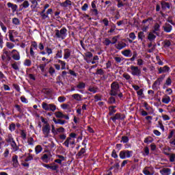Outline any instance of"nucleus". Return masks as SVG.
Here are the masks:
<instances>
[{
	"mask_svg": "<svg viewBox=\"0 0 175 175\" xmlns=\"http://www.w3.org/2000/svg\"><path fill=\"white\" fill-rule=\"evenodd\" d=\"M76 137H77V134L75 133H70L69 136L66 138V141L63 143L64 146L67 147V148H69V144L71 146L75 144L76 140L75 139H76Z\"/></svg>",
	"mask_w": 175,
	"mask_h": 175,
	"instance_id": "obj_1",
	"label": "nucleus"
},
{
	"mask_svg": "<svg viewBox=\"0 0 175 175\" xmlns=\"http://www.w3.org/2000/svg\"><path fill=\"white\" fill-rule=\"evenodd\" d=\"M66 32H68L66 28H62L60 30L56 29L55 30V36L57 38V39L64 40V39L66 38Z\"/></svg>",
	"mask_w": 175,
	"mask_h": 175,
	"instance_id": "obj_2",
	"label": "nucleus"
},
{
	"mask_svg": "<svg viewBox=\"0 0 175 175\" xmlns=\"http://www.w3.org/2000/svg\"><path fill=\"white\" fill-rule=\"evenodd\" d=\"M118 92H120V85L118 82H113L111 84V92L110 94L112 96H116V95H118Z\"/></svg>",
	"mask_w": 175,
	"mask_h": 175,
	"instance_id": "obj_3",
	"label": "nucleus"
},
{
	"mask_svg": "<svg viewBox=\"0 0 175 175\" xmlns=\"http://www.w3.org/2000/svg\"><path fill=\"white\" fill-rule=\"evenodd\" d=\"M10 54H12V53H10V51H8V50H6V49H3V53L1 55L2 61H3L4 62H9L10 61H11L12 56H10Z\"/></svg>",
	"mask_w": 175,
	"mask_h": 175,
	"instance_id": "obj_4",
	"label": "nucleus"
},
{
	"mask_svg": "<svg viewBox=\"0 0 175 175\" xmlns=\"http://www.w3.org/2000/svg\"><path fill=\"white\" fill-rule=\"evenodd\" d=\"M130 70V73L132 76H137L138 77L142 76V70H140L138 66H131Z\"/></svg>",
	"mask_w": 175,
	"mask_h": 175,
	"instance_id": "obj_5",
	"label": "nucleus"
},
{
	"mask_svg": "<svg viewBox=\"0 0 175 175\" xmlns=\"http://www.w3.org/2000/svg\"><path fill=\"white\" fill-rule=\"evenodd\" d=\"M133 152L132 150H122L120 152L119 157L120 159H126V158H131Z\"/></svg>",
	"mask_w": 175,
	"mask_h": 175,
	"instance_id": "obj_6",
	"label": "nucleus"
},
{
	"mask_svg": "<svg viewBox=\"0 0 175 175\" xmlns=\"http://www.w3.org/2000/svg\"><path fill=\"white\" fill-rule=\"evenodd\" d=\"M42 122H44L45 125L42 126V132L44 135V137H49V134L50 133V131L51 129L50 128V124L47 123L46 122H44V119H42Z\"/></svg>",
	"mask_w": 175,
	"mask_h": 175,
	"instance_id": "obj_7",
	"label": "nucleus"
},
{
	"mask_svg": "<svg viewBox=\"0 0 175 175\" xmlns=\"http://www.w3.org/2000/svg\"><path fill=\"white\" fill-rule=\"evenodd\" d=\"M18 35V32H17V31L16 30H9L8 31V36L10 38V42H13L14 43V42H16L14 38L17 37Z\"/></svg>",
	"mask_w": 175,
	"mask_h": 175,
	"instance_id": "obj_8",
	"label": "nucleus"
},
{
	"mask_svg": "<svg viewBox=\"0 0 175 175\" xmlns=\"http://www.w3.org/2000/svg\"><path fill=\"white\" fill-rule=\"evenodd\" d=\"M10 53L12 54L11 58H13V59H14V61H20V59H21L20 52H18L16 49H13V50L10 51Z\"/></svg>",
	"mask_w": 175,
	"mask_h": 175,
	"instance_id": "obj_9",
	"label": "nucleus"
},
{
	"mask_svg": "<svg viewBox=\"0 0 175 175\" xmlns=\"http://www.w3.org/2000/svg\"><path fill=\"white\" fill-rule=\"evenodd\" d=\"M163 79H165V75H162L161 77L158 78L157 80L154 81V83L152 85V89L157 90L159 85H161V83L163 81Z\"/></svg>",
	"mask_w": 175,
	"mask_h": 175,
	"instance_id": "obj_10",
	"label": "nucleus"
},
{
	"mask_svg": "<svg viewBox=\"0 0 175 175\" xmlns=\"http://www.w3.org/2000/svg\"><path fill=\"white\" fill-rule=\"evenodd\" d=\"M56 118H65V120H69L68 115H64L62 111H57L55 113Z\"/></svg>",
	"mask_w": 175,
	"mask_h": 175,
	"instance_id": "obj_11",
	"label": "nucleus"
},
{
	"mask_svg": "<svg viewBox=\"0 0 175 175\" xmlns=\"http://www.w3.org/2000/svg\"><path fill=\"white\" fill-rule=\"evenodd\" d=\"M163 28L165 32L169 33L170 32H172V30L173 29V26H172V25L169 23H165V25L163 26Z\"/></svg>",
	"mask_w": 175,
	"mask_h": 175,
	"instance_id": "obj_12",
	"label": "nucleus"
},
{
	"mask_svg": "<svg viewBox=\"0 0 175 175\" xmlns=\"http://www.w3.org/2000/svg\"><path fill=\"white\" fill-rule=\"evenodd\" d=\"M159 70V74L161 75L162 73H167V72H169V70H170V68H169V66H165L163 67H161L159 68H158Z\"/></svg>",
	"mask_w": 175,
	"mask_h": 175,
	"instance_id": "obj_13",
	"label": "nucleus"
},
{
	"mask_svg": "<svg viewBox=\"0 0 175 175\" xmlns=\"http://www.w3.org/2000/svg\"><path fill=\"white\" fill-rule=\"evenodd\" d=\"M124 118H125L124 115H121V113H116L115 115V116L111 118V120H112V121H113V122H116V120H124Z\"/></svg>",
	"mask_w": 175,
	"mask_h": 175,
	"instance_id": "obj_14",
	"label": "nucleus"
},
{
	"mask_svg": "<svg viewBox=\"0 0 175 175\" xmlns=\"http://www.w3.org/2000/svg\"><path fill=\"white\" fill-rule=\"evenodd\" d=\"M93 55L91 52H87L85 53V61L88 64H91V59H92Z\"/></svg>",
	"mask_w": 175,
	"mask_h": 175,
	"instance_id": "obj_15",
	"label": "nucleus"
},
{
	"mask_svg": "<svg viewBox=\"0 0 175 175\" xmlns=\"http://www.w3.org/2000/svg\"><path fill=\"white\" fill-rule=\"evenodd\" d=\"M60 6L64 8H69V6H72V1L70 0H66L64 2L60 3Z\"/></svg>",
	"mask_w": 175,
	"mask_h": 175,
	"instance_id": "obj_16",
	"label": "nucleus"
},
{
	"mask_svg": "<svg viewBox=\"0 0 175 175\" xmlns=\"http://www.w3.org/2000/svg\"><path fill=\"white\" fill-rule=\"evenodd\" d=\"M170 100H172L170 96L167 95H164L162 98L161 102L163 103H165V105H169V103H170Z\"/></svg>",
	"mask_w": 175,
	"mask_h": 175,
	"instance_id": "obj_17",
	"label": "nucleus"
},
{
	"mask_svg": "<svg viewBox=\"0 0 175 175\" xmlns=\"http://www.w3.org/2000/svg\"><path fill=\"white\" fill-rule=\"evenodd\" d=\"M17 155L12 157V165L14 167H18V160Z\"/></svg>",
	"mask_w": 175,
	"mask_h": 175,
	"instance_id": "obj_18",
	"label": "nucleus"
},
{
	"mask_svg": "<svg viewBox=\"0 0 175 175\" xmlns=\"http://www.w3.org/2000/svg\"><path fill=\"white\" fill-rule=\"evenodd\" d=\"M42 166H44V167H46V169H51V170H57V169H58V166L57 165H49V164H45L43 163Z\"/></svg>",
	"mask_w": 175,
	"mask_h": 175,
	"instance_id": "obj_19",
	"label": "nucleus"
},
{
	"mask_svg": "<svg viewBox=\"0 0 175 175\" xmlns=\"http://www.w3.org/2000/svg\"><path fill=\"white\" fill-rule=\"evenodd\" d=\"M125 47H126V44L123 42H119L116 46L118 50H122V49H125Z\"/></svg>",
	"mask_w": 175,
	"mask_h": 175,
	"instance_id": "obj_20",
	"label": "nucleus"
},
{
	"mask_svg": "<svg viewBox=\"0 0 175 175\" xmlns=\"http://www.w3.org/2000/svg\"><path fill=\"white\" fill-rule=\"evenodd\" d=\"M72 98H73V99L77 100L78 102H81V100H83V99H81V98H83V96L81 94H74L72 95Z\"/></svg>",
	"mask_w": 175,
	"mask_h": 175,
	"instance_id": "obj_21",
	"label": "nucleus"
},
{
	"mask_svg": "<svg viewBox=\"0 0 175 175\" xmlns=\"http://www.w3.org/2000/svg\"><path fill=\"white\" fill-rule=\"evenodd\" d=\"M171 170L170 168H163L160 170V173L162 175H170Z\"/></svg>",
	"mask_w": 175,
	"mask_h": 175,
	"instance_id": "obj_22",
	"label": "nucleus"
},
{
	"mask_svg": "<svg viewBox=\"0 0 175 175\" xmlns=\"http://www.w3.org/2000/svg\"><path fill=\"white\" fill-rule=\"evenodd\" d=\"M7 6H8V8L12 9L13 13H14V12H16V10H17L18 6L16 4H13L12 3H8Z\"/></svg>",
	"mask_w": 175,
	"mask_h": 175,
	"instance_id": "obj_23",
	"label": "nucleus"
},
{
	"mask_svg": "<svg viewBox=\"0 0 175 175\" xmlns=\"http://www.w3.org/2000/svg\"><path fill=\"white\" fill-rule=\"evenodd\" d=\"M122 54L124 57H131V55H132V51H131L130 49H126V50L122 51Z\"/></svg>",
	"mask_w": 175,
	"mask_h": 175,
	"instance_id": "obj_24",
	"label": "nucleus"
},
{
	"mask_svg": "<svg viewBox=\"0 0 175 175\" xmlns=\"http://www.w3.org/2000/svg\"><path fill=\"white\" fill-rule=\"evenodd\" d=\"M161 8L164 10H166V9H170V4L166 1H162L161 2Z\"/></svg>",
	"mask_w": 175,
	"mask_h": 175,
	"instance_id": "obj_25",
	"label": "nucleus"
},
{
	"mask_svg": "<svg viewBox=\"0 0 175 175\" xmlns=\"http://www.w3.org/2000/svg\"><path fill=\"white\" fill-rule=\"evenodd\" d=\"M70 50L69 49H64V59H68L70 57Z\"/></svg>",
	"mask_w": 175,
	"mask_h": 175,
	"instance_id": "obj_26",
	"label": "nucleus"
},
{
	"mask_svg": "<svg viewBox=\"0 0 175 175\" xmlns=\"http://www.w3.org/2000/svg\"><path fill=\"white\" fill-rule=\"evenodd\" d=\"M49 158H50V154H44L42 156L41 159L43 162H45V163H47L49 162Z\"/></svg>",
	"mask_w": 175,
	"mask_h": 175,
	"instance_id": "obj_27",
	"label": "nucleus"
},
{
	"mask_svg": "<svg viewBox=\"0 0 175 175\" xmlns=\"http://www.w3.org/2000/svg\"><path fill=\"white\" fill-rule=\"evenodd\" d=\"M23 8V9H27V8H29V1L27 0H24L23 3L20 5V8Z\"/></svg>",
	"mask_w": 175,
	"mask_h": 175,
	"instance_id": "obj_28",
	"label": "nucleus"
},
{
	"mask_svg": "<svg viewBox=\"0 0 175 175\" xmlns=\"http://www.w3.org/2000/svg\"><path fill=\"white\" fill-rule=\"evenodd\" d=\"M143 173L145 175H154V172H150V170L148 168V167H146L144 170H143Z\"/></svg>",
	"mask_w": 175,
	"mask_h": 175,
	"instance_id": "obj_29",
	"label": "nucleus"
},
{
	"mask_svg": "<svg viewBox=\"0 0 175 175\" xmlns=\"http://www.w3.org/2000/svg\"><path fill=\"white\" fill-rule=\"evenodd\" d=\"M43 151V148L40 145H37L35 148V152L36 154H40V152Z\"/></svg>",
	"mask_w": 175,
	"mask_h": 175,
	"instance_id": "obj_30",
	"label": "nucleus"
},
{
	"mask_svg": "<svg viewBox=\"0 0 175 175\" xmlns=\"http://www.w3.org/2000/svg\"><path fill=\"white\" fill-rule=\"evenodd\" d=\"M5 46H6L7 49H9V50H12V49H14V47H15L14 44H13L12 42H7L5 43Z\"/></svg>",
	"mask_w": 175,
	"mask_h": 175,
	"instance_id": "obj_31",
	"label": "nucleus"
},
{
	"mask_svg": "<svg viewBox=\"0 0 175 175\" xmlns=\"http://www.w3.org/2000/svg\"><path fill=\"white\" fill-rule=\"evenodd\" d=\"M57 110V106L54 104H49L48 111H55Z\"/></svg>",
	"mask_w": 175,
	"mask_h": 175,
	"instance_id": "obj_32",
	"label": "nucleus"
},
{
	"mask_svg": "<svg viewBox=\"0 0 175 175\" xmlns=\"http://www.w3.org/2000/svg\"><path fill=\"white\" fill-rule=\"evenodd\" d=\"M77 88H78V90H84V88H85V83L84 82H79L77 85Z\"/></svg>",
	"mask_w": 175,
	"mask_h": 175,
	"instance_id": "obj_33",
	"label": "nucleus"
},
{
	"mask_svg": "<svg viewBox=\"0 0 175 175\" xmlns=\"http://www.w3.org/2000/svg\"><path fill=\"white\" fill-rule=\"evenodd\" d=\"M156 38H157V36L154 34V33H149V34L148 36V39L150 42H152V40H155Z\"/></svg>",
	"mask_w": 175,
	"mask_h": 175,
	"instance_id": "obj_34",
	"label": "nucleus"
},
{
	"mask_svg": "<svg viewBox=\"0 0 175 175\" xmlns=\"http://www.w3.org/2000/svg\"><path fill=\"white\" fill-rule=\"evenodd\" d=\"M109 116H113V114H114V113L117 111V110H116V106L109 107Z\"/></svg>",
	"mask_w": 175,
	"mask_h": 175,
	"instance_id": "obj_35",
	"label": "nucleus"
},
{
	"mask_svg": "<svg viewBox=\"0 0 175 175\" xmlns=\"http://www.w3.org/2000/svg\"><path fill=\"white\" fill-rule=\"evenodd\" d=\"M169 85H172V79L167 78L165 81V83L163 85V88H166V87H169Z\"/></svg>",
	"mask_w": 175,
	"mask_h": 175,
	"instance_id": "obj_36",
	"label": "nucleus"
},
{
	"mask_svg": "<svg viewBox=\"0 0 175 175\" xmlns=\"http://www.w3.org/2000/svg\"><path fill=\"white\" fill-rule=\"evenodd\" d=\"M10 145L13 151H17V150H18V146H17V144L14 141L13 142H11Z\"/></svg>",
	"mask_w": 175,
	"mask_h": 175,
	"instance_id": "obj_37",
	"label": "nucleus"
},
{
	"mask_svg": "<svg viewBox=\"0 0 175 175\" xmlns=\"http://www.w3.org/2000/svg\"><path fill=\"white\" fill-rule=\"evenodd\" d=\"M88 91H90V92H92V94H96L98 88H96V87L90 86L88 88Z\"/></svg>",
	"mask_w": 175,
	"mask_h": 175,
	"instance_id": "obj_38",
	"label": "nucleus"
},
{
	"mask_svg": "<svg viewBox=\"0 0 175 175\" xmlns=\"http://www.w3.org/2000/svg\"><path fill=\"white\" fill-rule=\"evenodd\" d=\"M23 65L25 66H31V65H32V61H31L29 59H26L24 61Z\"/></svg>",
	"mask_w": 175,
	"mask_h": 175,
	"instance_id": "obj_39",
	"label": "nucleus"
},
{
	"mask_svg": "<svg viewBox=\"0 0 175 175\" xmlns=\"http://www.w3.org/2000/svg\"><path fill=\"white\" fill-rule=\"evenodd\" d=\"M50 106V104H47V103L43 102L42 103V107L43 110H45L46 111H48L49 110V107Z\"/></svg>",
	"mask_w": 175,
	"mask_h": 175,
	"instance_id": "obj_40",
	"label": "nucleus"
},
{
	"mask_svg": "<svg viewBox=\"0 0 175 175\" xmlns=\"http://www.w3.org/2000/svg\"><path fill=\"white\" fill-rule=\"evenodd\" d=\"M84 154H85V149L84 148H82L81 150L78 152L77 157L81 158L84 155Z\"/></svg>",
	"mask_w": 175,
	"mask_h": 175,
	"instance_id": "obj_41",
	"label": "nucleus"
},
{
	"mask_svg": "<svg viewBox=\"0 0 175 175\" xmlns=\"http://www.w3.org/2000/svg\"><path fill=\"white\" fill-rule=\"evenodd\" d=\"M6 142H8V143H12L14 142V139H13V137L12 136L11 134H9L6 138Z\"/></svg>",
	"mask_w": 175,
	"mask_h": 175,
	"instance_id": "obj_42",
	"label": "nucleus"
},
{
	"mask_svg": "<svg viewBox=\"0 0 175 175\" xmlns=\"http://www.w3.org/2000/svg\"><path fill=\"white\" fill-rule=\"evenodd\" d=\"M58 64H60L62 65V70H64V69H66V63L62 60H58Z\"/></svg>",
	"mask_w": 175,
	"mask_h": 175,
	"instance_id": "obj_43",
	"label": "nucleus"
},
{
	"mask_svg": "<svg viewBox=\"0 0 175 175\" xmlns=\"http://www.w3.org/2000/svg\"><path fill=\"white\" fill-rule=\"evenodd\" d=\"M167 110L169 111V113H174L175 112V107H172V105H168L167 107Z\"/></svg>",
	"mask_w": 175,
	"mask_h": 175,
	"instance_id": "obj_44",
	"label": "nucleus"
},
{
	"mask_svg": "<svg viewBox=\"0 0 175 175\" xmlns=\"http://www.w3.org/2000/svg\"><path fill=\"white\" fill-rule=\"evenodd\" d=\"M144 143H146V144H150V143H152V138L151 137H148L145 138Z\"/></svg>",
	"mask_w": 175,
	"mask_h": 175,
	"instance_id": "obj_45",
	"label": "nucleus"
},
{
	"mask_svg": "<svg viewBox=\"0 0 175 175\" xmlns=\"http://www.w3.org/2000/svg\"><path fill=\"white\" fill-rule=\"evenodd\" d=\"M0 27H1L3 32H4V33H6V32L8 31V28L6 27V26H5V25L3 23H1Z\"/></svg>",
	"mask_w": 175,
	"mask_h": 175,
	"instance_id": "obj_46",
	"label": "nucleus"
},
{
	"mask_svg": "<svg viewBox=\"0 0 175 175\" xmlns=\"http://www.w3.org/2000/svg\"><path fill=\"white\" fill-rule=\"evenodd\" d=\"M12 24H14V25H20V20L17 18H14L12 19Z\"/></svg>",
	"mask_w": 175,
	"mask_h": 175,
	"instance_id": "obj_47",
	"label": "nucleus"
},
{
	"mask_svg": "<svg viewBox=\"0 0 175 175\" xmlns=\"http://www.w3.org/2000/svg\"><path fill=\"white\" fill-rule=\"evenodd\" d=\"M9 129L11 132H13L16 129V124L14 123H12L10 124Z\"/></svg>",
	"mask_w": 175,
	"mask_h": 175,
	"instance_id": "obj_48",
	"label": "nucleus"
},
{
	"mask_svg": "<svg viewBox=\"0 0 175 175\" xmlns=\"http://www.w3.org/2000/svg\"><path fill=\"white\" fill-rule=\"evenodd\" d=\"M118 38H120V36H116L112 38V44H116L117 43V41L118 40Z\"/></svg>",
	"mask_w": 175,
	"mask_h": 175,
	"instance_id": "obj_49",
	"label": "nucleus"
},
{
	"mask_svg": "<svg viewBox=\"0 0 175 175\" xmlns=\"http://www.w3.org/2000/svg\"><path fill=\"white\" fill-rule=\"evenodd\" d=\"M124 79H125L126 80H131V75L126 72H124L123 75H122Z\"/></svg>",
	"mask_w": 175,
	"mask_h": 175,
	"instance_id": "obj_50",
	"label": "nucleus"
},
{
	"mask_svg": "<svg viewBox=\"0 0 175 175\" xmlns=\"http://www.w3.org/2000/svg\"><path fill=\"white\" fill-rule=\"evenodd\" d=\"M12 68H13L14 69V70H18L19 68H18V64H17V62H14L13 64H11Z\"/></svg>",
	"mask_w": 175,
	"mask_h": 175,
	"instance_id": "obj_51",
	"label": "nucleus"
},
{
	"mask_svg": "<svg viewBox=\"0 0 175 175\" xmlns=\"http://www.w3.org/2000/svg\"><path fill=\"white\" fill-rule=\"evenodd\" d=\"M65 132V129L64 127H60L56 129V133H64Z\"/></svg>",
	"mask_w": 175,
	"mask_h": 175,
	"instance_id": "obj_52",
	"label": "nucleus"
},
{
	"mask_svg": "<svg viewBox=\"0 0 175 175\" xmlns=\"http://www.w3.org/2000/svg\"><path fill=\"white\" fill-rule=\"evenodd\" d=\"M144 32L140 31L138 33V39H140L141 40H143V38H144Z\"/></svg>",
	"mask_w": 175,
	"mask_h": 175,
	"instance_id": "obj_53",
	"label": "nucleus"
},
{
	"mask_svg": "<svg viewBox=\"0 0 175 175\" xmlns=\"http://www.w3.org/2000/svg\"><path fill=\"white\" fill-rule=\"evenodd\" d=\"M32 159H33V155L29 154L28 157L25 159V161L28 162L29 161H32Z\"/></svg>",
	"mask_w": 175,
	"mask_h": 175,
	"instance_id": "obj_54",
	"label": "nucleus"
},
{
	"mask_svg": "<svg viewBox=\"0 0 175 175\" xmlns=\"http://www.w3.org/2000/svg\"><path fill=\"white\" fill-rule=\"evenodd\" d=\"M57 100L60 103H62V102H65V100H66V98H65V96H59L58 97Z\"/></svg>",
	"mask_w": 175,
	"mask_h": 175,
	"instance_id": "obj_55",
	"label": "nucleus"
},
{
	"mask_svg": "<svg viewBox=\"0 0 175 175\" xmlns=\"http://www.w3.org/2000/svg\"><path fill=\"white\" fill-rule=\"evenodd\" d=\"M30 47H32L33 50H38V44L36 42H33Z\"/></svg>",
	"mask_w": 175,
	"mask_h": 175,
	"instance_id": "obj_56",
	"label": "nucleus"
},
{
	"mask_svg": "<svg viewBox=\"0 0 175 175\" xmlns=\"http://www.w3.org/2000/svg\"><path fill=\"white\" fill-rule=\"evenodd\" d=\"M51 76H53L54 73H55V69L53 67H50L49 70Z\"/></svg>",
	"mask_w": 175,
	"mask_h": 175,
	"instance_id": "obj_57",
	"label": "nucleus"
},
{
	"mask_svg": "<svg viewBox=\"0 0 175 175\" xmlns=\"http://www.w3.org/2000/svg\"><path fill=\"white\" fill-rule=\"evenodd\" d=\"M144 61H143V59H138L137 60V64L138 65V66H142V65H144Z\"/></svg>",
	"mask_w": 175,
	"mask_h": 175,
	"instance_id": "obj_58",
	"label": "nucleus"
},
{
	"mask_svg": "<svg viewBox=\"0 0 175 175\" xmlns=\"http://www.w3.org/2000/svg\"><path fill=\"white\" fill-rule=\"evenodd\" d=\"M33 48L30 47V55L31 57V58H35V51H33Z\"/></svg>",
	"mask_w": 175,
	"mask_h": 175,
	"instance_id": "obj_59",
	"label": "nucleus"
},
{
	"mask_svg": "<svg viewBox=\"0 0 175 175\" xmlns=\"http://www.w3.org/2000/svg\"><path fill=\"white\" fill-rule=\"evenodd\" d=\"M121 142H122V143H128V142H129V138H128V137H126V136H123L122 137Z\"/></svg>",
	"mask_w": 175,
	"mask_h": 175,
	"instance_id": "obj_60",
	"label": "nucleus"
},
{
	"mask_svg": "<svg viewBox=\"0 0 175 175\" xmlns=\"http://www.w3.org/2000/svg\"><path fill=\"white\" fill-rule=\"evenodd\" d=\"M170 162H175V154H171L170 155Z\"/></svg>",
	"mask_w": 175,
	"mask_h": 175,
	"instance_id": "obj_61",
	"label": "nucleus"
},
{
	"mask_svg": "<svg viewBox=\"0 0 175 175\" xmlns=\"http://www.w3.org/2000/svg\"><path fill=\"white\" fill-rule=\"evenodd\" d=\"M160 28H161V25H159V24H158V23H156V24L154 25V32H157V31H159Z\"/></svg>",
	"mask_w": 175,
	"mask_h": 175,
	"instance_id": "obj_62",
	"label": "nucleus"
},
{
	"mask_svg": "<svg viewBox=\"0 0 175 175\" xmlns=\"http://www.w3.org/2000/svg\"><path fill=\"white\" fill-rule=\"evenodd\" d=\"M27 143L29 146H33V138L32 137L29 138L27 140Z\"/></svg>",
	"mask_w": 175,
	"mask_h": 175,
	"instance_id": "obj_63",
	"label": "nucleus"
},
{
	"mask_svg": "<svg viewBox=\"0 0 175 175\" xmlns=\"http://www.w3.org/2000/svg\"><path fill=\"white\" fill-rule=\"evenodd\" d=\"M115 61L118 63L120 64L121 62V61H122V57H114Z\"/></svg>",
	"mask_w": 175,
	"mask_h": 175,
	"instance_id": "obj_64",
	"label": "nucleus"
}]
</instances>
